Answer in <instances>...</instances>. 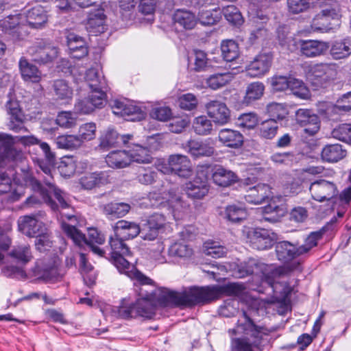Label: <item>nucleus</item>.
I'll return each instance as SVG.
<instances>
[{
    "instance_id": "f257e3e1",
    "label": "nucleus",
    "mask_w": 351,
    "mask_h": 351,
    "mask_svg": "<svg viewBox=\"0 0 351 351\" xmlns=\"http://www.w3.org/2000/svg\"><path fill=\"white\" fill-rule=\"evenodd\" d=\"M136 291L138 298L135 303L119 306L117 313L120 317L130 319L141 317L152 319L157 306L180 307L176 291L165 287H153L151 289H147L145 287H139Z\"/></svg>"
},
{
    "instance_id": "b1692460",
    "label": "nucleus",
    "mask_w": 351,
    "mask_h": 351,
    "mask_svg": "<svg viewBox=\"0 0 351 351\" xmlns=\"http://www.w3.org/2000/svg\"><path fill=\"white\" fill-rule=\"evenodd\" d=\"M115 237L128 240L137 237L141 232V227L133 221L119 220L113 226Z\"/></svg>"
},
{
    "instance_id": "13d9d810",
    "label": "nucleus",
    "mask_w": 351,
    "mask_h": 351,
    "mask_svg": "<svg viewBox=\"0 0 351 351\" xmlns=\"http://www.w3.org/2000/svg\"><path fill=\"white\" fill-rule=\"evenodd\" d=\"M290 83L289 89L294 95L303 99L310 97V90L302 80L292 77Z\"/></svg>"
},
{
    "instance_id": "680f3d73",
    "label": "nucleus",
    "mask_w": 351,
    "mask_h": 351,
    "mask_svg": "<svg viewBox=\"0 0 351 351\" xmlns=\"http://www.w3.org/2000/svg\"><path fill=\"white\" fill-rule=\"evenodd\" d=\"M291 78L283 75H274L268 79V81L273 90L279 92L289 89Z\"/></svg>"
},
{
    "instance_id": "39448f33",
    "label": "nucleus",
    "mask_w": 351,
    "mask_h": 351,
    "mask_svg": "<svg viewBox=\"0 0 351 351\" xmlns=\"http://www.w3.org/2000/svg\"><path fill=\"white\" fill-rule=\"evenodd\" d=\"M34 187L38 191L44 202L53 212H58L60 209H66L71 207L66 194L53 183L45 182V184H42L37 180H35L34 182Z\"/></svg>"
},
{
    "instance_id": "58836bf2",
    "label": "nucleus",
    "mask_w": 351,
    "mask_h": 351,
    "mask_svg": "<svg viewBox=\"0 0 351 351\" xmlns=\"http://www.w3.org/2000/svg\"><path fill=\"white\" fill-rule=\"evenodd\" d=\"M265 85L261 82H252L247 85L242 102L245 105H250L260 99L264 94Z\"/></svg>"
},
{
    "instance_id": "9b49d317",
    "label": "nucleus",
    "mask_w": 351,
    "mask_h": 351,
    "mask_svg": "<svg viewBox=\"0 0 351 351\" xmlns=\"http://www.w3.org/2000/svg\"><path fill=\"white\" fill-rule=\"evenodd\" d=\"M5 108L9 115V129L15 132H27L28 130L25 125L27 117L23 112L19 101L10 97L6 102Z\"/></svg>"
},
{
    "instance_id": "69168bd1",
    "label": "nucleus",
    "mask_w": 351,
    "mask_h": 351,
    "mask_svg": "<svg viewBox=\"0 0 351 351\" xmlns=\"http://www.w3.org/2000/svg\"><path fill=\"white\" fill-rule=\"evenodd\" d=\"M178 104L180 108L185 110H193L198 104V99L192 93L183 94L178 98Z\"/></svg>"
},
{
    "instance_id": "de8ad7c7",
    "label": "nucleus",
    "mask_w": 351,
    "mask_h": 351,
    "mask_svg": "<svg viewBox=\"0 0 351 351\" xmlns=\"http://www.w3.org/2000/svg\"><path fill=\"white\" fill-rule=\"evenodd\" d=\"M325 232L324 228L319 230L311 232L304 240L303 245L299 246V252L301 255H304L309 252L313 247H316L318 241H320Z\"/></svg>"
},
{
    "instance_id": "7ed1b4c3",
    "label": "nucleus",
    "mask_w": 351,
    "mask_h": 351,
    "mask_svg": "<svg viewBox=\"0 0 351 351\" xmlns=\"http://www.w3.org/2000/svg\"><path fill=\"white\" fill-rule=\"evenodd\" d=\"M245 289V287L241 283L230 282L211 287H191L177 293L180 307L184 308L206 304L223 295L240 296Z\"/></svg>"
},
{
    "instance_id": "2f4dec72",
    "label": "nucleus",
    "mask_w": 351,
    "mask_h": 351,
    "mask_svg": "<svg viewBox=\"0 0 351 351\" xmlns=\"http://www.w3.org/2000/svg\"><path fill=\"white\" fill-rule=\"evenodd\" d=\"M213 182L220 186L226 187L237 181V175L232 171L221 166H216L212 169Z\"/></svg>"
},
{
    "instance_id": "2eb2a0df",
    "label": "nucleus",
    "mask_w": 351,
    "mask_h": 351,
    "mask_svg": "<svg viewBox=\"0 0 351 351\" xmlns=\"http://www.w3.org/2000/svg\"><path fill=\"white\" fill-rule=\"evenodd\" d=\"M339 22V14L335 9H325L315 16L311 27L313 32H327L337 25Z\"/></svg>"
},
{
    "instance_id": "bb28decb",
    "label": "nucleus",
    "mask_w": 351,
    "mask_h": 351,
    "mask_svg": "<svg viewBox=\"0 0 351 351\" xmlns=\"http://www.w3.org/2000/svg\"><path fill=\"white\" fill-rule=\"evenodd\" d=\"M133 135L126 134L119 136L114 130H108L105 134H102L99 138V147L102 149H108L112 147L119 145L120 141L123 145H128L129 141H132Z\"/></svg>"
},
{
    "instance_id": "a18cd8bd",
    "label": "nucleus",
    "mask_w": 351,
    "mask_h": 351,
    "mask_svg": "<svg viewBox=\"0 0 351 351\" xmlns=\"http://www.w3.org/2000/svg\"><path fill=\"white\" fill-rule=\"evenodd\" d=\"M18 141L25 146L39 145L45 156L49 160L52 159L54 156L51 152L49 145L45 142H40V140L34 135L21 136L19 138Z\"/></svg>"
},
{
    "instance_id": "412c9836",
    "label": "nucleus",
    "mask_w": 351,
    "mask_h": 351,
    "mask_svg": "<svg viewBox=\"0 0 351 351\" xmlns=\"http://www.w3.org/2000/svg\"><path fill=\"white\" fill-rule=\"evenodd\" d=\"M17 223L19 230L29 237L37 236L43 228V222L38 221L34 215L20 217Z\"/></svg>"
},
{
    "instance_id": "cd10ccee",
    "label": "nucleus",
    "mask_w": 351,
    "mask_h": 351,
    "mask_svg": "<svg viewBox=\"0 0 351 351\" xmlns=\"http://www.w3.org/2000/svg\"><path fill=\"white\" fill-rule=\"evenodd\" d=\"M67 45L69 55L72 58L82 59L88 53V47L84 39L74 34H69L67 36Z\"/></svg>"
},
{
    "instance_id": "bf43d9fd",
    "label": "nucleus",
    "mask_w": 351,
    "mask_h": 351,
    "mask_svg": "<svg viewBox=\"0 0 351 351\" xmlns=\"http://www.w3.org/2000/svg\"><path fill=\"white\" fill-rule=\"evenodd\" d=\"M169 256L177 258L190 257L193 250L189 246L183 243H174L169 248Z\"/></svg>"
},
{
    "instance_id": "e2e57ef3",
    "label": "nucleus",
    "mask_w": 351,
    "mask_h": 351,
    "mask_svg": "<svg viewBox=\"0 0 351 351\" xmlns=\"http://www.w3.org/2000/svg\"><path fill=\"white\" fill-rule=\"evenodd\" d=\"M332 135L339 141L351 143V124L343 123L332 131Z\"/></svg>"
},
{
    "instance_id": "72a5a7b5",
    "label": "nucleus",
    "mask_w": 351,
    "mask_h": 351,
    "mask_svg": "<svg viewBox=\"0 0 351 351\" xmlns=\"http://www.w3.org/2000/svg\"><path fill=\"white\" fill-rule=\"evenodd\" d=\"M26 23L32 28H41L47 21V12L41 5H36L26 13Z\"/></svg>"
},
{
    "instance_id": "09e8293b",
    "label": "nucleus",
    "mask_w": 351,
    "mask_h": 351,
    "mask_svg": "<svg viewBox=\"0 0 351 351\" xmlns=\"http://www.w3.org/2000/svg\"><path fill=\"white\" fill-rule=\"evenodd\" d=\"M56 144L60 149L72 150L82 145V141L77 135H61L56 138Z\"/></svg>"
},
{
    "instance_id": "ea45409f",
    "label": "nucleus",
    "mask_w": 351,
    "mask_h": 351,
    "mask_svg": "<svg viewBox=\"0 0 351 351\" xmlns=\"http://www.w3.org/2000/svg\"><path fill=\"white\" fill-rule=\"evenodd\" d=\"M108 182V178L104 172H94L86 174L80 180L82 188L90 190L95 187L100 186Z\"/></svg>"
},
{
    "instance_id": "c85d7f7f",
    "label": "nucleus",
    "mask_w": 351,
    "mask_h": 351,
    "mask_svg": "<svg viewBox=\"0 0 351 351\" xmlns=\"http://www.w3.org/2000/svg\"><path fill=\"white\" fill-rule=\"evenodd\" d=\"M209 191V186L206 179H202L196 176L192 181L186 183L184 186V191L187 196L194 199H199L207 195Z\"/></svg>"
},
{
    "instance_id": "6e6552de",
    "label": "nucleus",
    "mask_w": 351,
    "mask_h": 351,
    "mask_svg": "<svg viewBox=\"0 0 351 351\" xmlns=\"http://www.w3.org/2000/svg\"><path fill=\"white\" fill-rule=\"evenodd\" d=\"M337 75L335 63H319L311 66L308 77L311 83L317 87H326L332 82Z\"/></svg>"
},
{
    "instance_id": "6ab92c4d",
    "label": "nucleus",
    "mask_w": 351,
    "mask_h": 351,
    "mask_svg": "<svg viewBox=\"0 0 351 351\" xmlns=\"http://www.w3.org/2000/svg\"><path fill=\"white\" fill-rule=\"evenodd\" d=\"M28 53L32 57V60L39 64L52 62L58 54V49L49 45L37 43L29 47Z\"/></svg>"
},
{
    "instance_id": "c03bdc74",
    "label": "nucleus",
    "mask_w": 351,
    "mask_h": 351,
    "mask_svg": "<svg viewBox=\"0 0 351 351\" xmlns=\"http://www.w3.org/2000/svg\"><path fill=\"white\" fill-rule=\"evenodd\" d=\"M221 55L226 62L237 60L240 55L238 44L232 40H223L221 44Z\"/></svg>"
},
{
    "instance_id": "aec40b11",
    "label": "nucleus",
    "mask_w": 351,
    "mask_h": 351,
    "mask_svg": "<svg viewBox=\"0 0 351 351\" xmlns=\"http://www.w3.org/2000/svg\"><path fill=\"white\" fill-rule=\"evenodd\" d=\"M295 120L300 125L305 127V133L310 136L314 135L319 130V118L311 110L298 109L295 112Z\"/></svg>"
},
{
    "instance_id": "c756f323",
    "label": "nucleus",
    "mask_w": 351,
    "mask_h": 351,
    "mask_svg": "<svg viewBox=\"0 0 351 351\" xmlns=\"http://www.w3.org/2000/svg\"><path fill=\"white\" fill-rule=\"evenodd\" d=\"M20 73L23 81L38 83L42 79V73L34 64L29 62L25 57H21L19 62Z\"/></svg>"
},
{
    "instance_id": "dca6fc26",
    "label": "nucleus",
    "mask_w": 351,
    "mask_h": 351,
    "mask_svg": "<svg viewBox=\"0 0 351 351\" xmlns=\"http://www.w3.org/2000/svg\"><path fill=\"white\" fill-rule=\"evenodd\" d=\"M205 109L208 117L216 124L223 125L230 121V110L220 100H210L205 104Z\"/></svg>"
},
{
    "instance_id": "423d86ee",
    "label": "nucleus",
    "mask_w": 351,
    "mask_h": 351,
    "mask_svg": "<svg viewBox=\"0 0 351 351\" xmlns=\"http://www.w3.org/2000/svg\"><path fill=\"white\" fill-rule=\"evenodd\" d=\"M329 44L318 40L298 39L292 40L289 45V51L298 53L307 58L321 56L329 49Z\"/></svg>"
},
{
    "instance_id": "5701e85b",
    "label": "nucleus",
    "mask_w": 351,
    "mask_h": 351,
    "mask_svg": "<svg viewBox=\"0 0 351 351\" xmlns=\"http://www.w3.org/2000/svg\"><path fill=\"white\" fill-rule=\"evenodd\" d=\"M188 152L193 157L210 156L215 152L214 143L210 138L204 141L189 140L186 144Z\"/></svg>"
},
{
    "instance_id": "473e14b6",
    "label": "nucleus",
    "mask_w": 351,
    "mask_h": 351,
    "mask_svg": "<svg viewBox=\"0 0 351 351\" xmlns=\"http://www.w3.org/2000/svg\"><path fill=\"white\" fill-rule=\"evenodd\" d=\"M106 15L102 9H97L88 14L86 27L93 34L102 33L105 30Z\"/></svg>"
},
{
    "instance_id": "603ef678",
    "label": "nucleus",
    "mask_w": 351,
    "mask_h": 351,
    "mask_svg": "<svg viewBox=\"0 0 351 351\" xmlns=\"http://www.w3.org/2000/svg\"><path fill=\"white\" fill-rule=\"evenodd\" d=\"M193 128L198 135H208L213 130V124L206 116H199L194 119Z\"/></svg>"
},
{
    "instance_id": "7c9ffc66",
    "label": "nucleus",
    "mask_w": 351,
    "mask_h": 351,
    "mask_svg": "<svg viewBox=\"0 0 351 351\" xmlns=\"http://www.w3.org/2000/svg\"><path fill=\"white\" fill-rule=\"evenodd\" d=\"M128 149L130 163L132 162L138 163L148 164L152 162V156L149 149L139 144L129 143L125 145Z\"/></svg>"
},
{
    "instance_id": "e433bc0d",
    "label": "nucleus",
    "mask_w": 351,
    "mask_h": 351,
    "mask_svg": "<svg viewBox=\"0 0 351 351\" xmlns=\"http://www.w3.org/2000/svg\"><path fill=\"white\" fill-rule=\"evenodd\" d=\"M218 138L224 145L232 148L241 146L243 142V135L239 132L230 129L221 130Z\"/></svg>"
},
{
    "instance_id": "4d7b16f0",
    "label": "nucleus",
    "mask_w": 351,
    "mask_h": 351,
    "mask_svg": "<svg viewBox=\"0 0 351 351\" xmlns=\"http://www.w3.org/2000/svg\"><path fill=\"white\" fill-rule=\"evenodd\" d=\"M125 239L116 237L110 238V245L111 247V258L121 255H130L129 247L123 242Z\"/></svg>"
},
{
    "instance_id": "79ce46f5",
    "label": "nucleus",
    "mask_w": 351,
    "mask_h": 351,
    "mask_svg": "<svg viewBox=\"0 0 351 351\" xmlns=\"http://www.w3.org/2000/svg\"><path fill=\"white\" fill-rule=\"evenodd\" d=\"M53 94L56 99L68 102L73 96V88L64 80H54L52 85Z\"/></svg>"
},
{
    "instance_id": "f8f14e48",
    "label": "nucleus",
    "mask_w": 351,
    "mask_h": 351,
    "mask_svg": "<svg viewBox=\"0 0 351 351\" xmlns=\"http://www.w3.org/2000/svg\"><path fill=\"white\" fill-rule=\"evenodd\" d=\"M247 238L252 248L266 250L274 245L277 240V235L271 230L256 228L249 230Z\"/></svg>"
},
{
    "instance_id": "774afa93",
    "label": "nucleus",
    "mask_w": 351,
    "mask_h": 351,
    "mask_svg": "<svg viewBox=\"0 0 351 351\" xmlns=\"http://www.w3.org/2000/svg\"><path fill=\"white\" fill-rule=\"evenodd\" d=\"M156 174L151 169L141 167L138 169L136 179L141 184L145 185L152 184L155 181Z\"/></svg>"
},
{
    "instance_id": "ddd939ff",
    "label": "nucleus",
    "mask_w": 351,
    "mask_h": 351,
    "mask_svg": "<svg viewBox=\"0 0 351 351\" xmlns=\"http://www.w3.org/2000/svg\"><path fill=\"white\" fill-rule=\"evenodd\" d=\"M125 255L117 256L112 258L114 266L118 271L125 274L130 279L136 280L139 283L140 287L152 285L154 287V282L149 277L138 271L135 266L130 264L123 256Z\"/></svg>"
},
{
    "instance_id": "052dcab7",
    "label": "nucleus",
    "mask_w": 351,
    "mask_h": 351,
    "mask_svg": "<svg viewBox=\"0 0 351 351\" xmlns=\"http://www.w3.org/2000/svg\"><path fill=\"white\" fill-rule=\"evenodd\" d=\"M226 218L232 222H239L247 217L246 210L236 205H230L226 207L225 210Z\"/></svg>"
},
{
    "instance_id": "0eeeda50",
    "label": "nucleus",
    "mask_w": 351,
    "mask_h": 351,
    "mask_svg": "<svg viewBox=\"0 0 351 351\" xmlns=\"http://www.w3.org/2000/svg\"><path fill=\"white\" fill-rule=\"evenodd\" d=\"M157 168L165 174L174 173L182 178H188L192 173L191 160L186 156L182 154L171 155L167 163H159Z\"/></svg>"
},
{
    "instance_id": "6e6d98bb",
    "label": "nucleus",
    "mask_w": 351,
    "mask_h": 351,
    "mask_svg": "<svg viewBox=\"0 0 351 351\" xmlns=\"http://www.w3.org/2000/svg\"><path fill=\"white\" fill-rule=\"evenodd\" d=\"M222 12L226 19L233 25H241L243 23V19L240 11L233 5L223 8Z\"/></svg>"
},
{
    "instance_id": "4be33fe9",
    "label": "nucleus",
    "mask_w": 351,
    "mask_h": 351,
    "mask_svg": "<svg viewBox=\"0 0 351 351\" xmlns=\"http://www.w3.org/2000/svg\"><path fill=\"white\" fill-rule=\"evenodd\" d=\"M271 197V188L268 184L259 183L247 189L245 199L250 204H261Z\"/></svg>"
},
{
    "instance_id": "c9c22d12",
    "label": "nucleus",
    "mask_w": 351,
    "mask_h": 351,
    "mask_svg": "<svg viewBox=\"0 0 351 351\" xmlns=\"http://www.w3.org/2000/svg\"><path fill=\"white\" fill-rule=\"evenodd\" d=\"M106 162L113 169H123L130 165L128 150L110 152L106 157Z\"/></svg>"
},
{
    "instance_id": "864d4df0",
    "label": "nucleus",
    "mask_w": 351,
    "mask_h": 351,
    "mask_svg": "<svg viewBox=\"0 0 351 351\" xmlns=\"http://www.w3.org/2000/svg\"><path fill=\"white\" fill-rule=\"evenodd\" d=\"M267 112L269 119L277 121L283 120L288 115V110L286 106L280 103H271L267 106Z\"/></svg>"
},
{
    "instance_id": "37998d69",
    "label": "nucleus",
    "mask_w": 351,
    "mask_h": 351,
    "mask_svg": "<svg viewBox=\"0 0 351 351\" xmlns=\"http://www.w3.org/2000/svg\"><path fill=\"white\" fill-rule=\"evenodd\" d=\"M232 78L233 76L230 72L215 73L206 80V84L210 89L217 90L230 83Z\"/></svg>"
},
{
    "instance_id": "a19ab883",
    "label": "nucleus",
    "mask_w": 351,
    "mask_h": 351,
    "mask_svg": "<svg viewBox=\"0 0 351 351\" xmlns=\"http://www.w3.org/2000/svg\"><path fill=\"white\" fill-rule=\"evenodd\" d=\"M131 206L124 202H112L104 206V213L106 215L112 218H121L126 215Z\"/></svg>"
},
{
    "instance_id": "a878e982",
    "label": "nucleus",
    "mask_w": 351,
    "mask_h": 351,
    "mask_svg": "<svg viewBox=\"0 0 351 351\" xmlns=\"http://www.w3.org/2000/svg\"><path fill=\"white\" fill-rule=\"evenodd\" d=\"M84 79L91 90L90 93L98 95L100 92L106 93L108 88L106 80L95 69L92 68L87 70Z\"/></svg>"
},
{
    "instance_id": "393cba45",
    "label": "nucleus",
    "mask_w": 351,
    "mask_h": 351,
    "mask_svg": "<svg viewBox=\"0 0 351 351\" xmlns=\"http://www.w3.org/2000/svg\"><path fill=\"white\" fill-rule=\"evenodd\" d=\"M197 21L195 14L186 9H178L173 14L174 25L184 30L193 29L196 26Z\"/></svg>"
},
{
    "instance_id": "a211bd4d",
    "label": "nucleus",
    "mask_w": 351,
    "mask_h": 351,
    "mask_svg": "<svg viewBox=\"0 0 351 351\" xmlns=\"http://www.w3.org/2000/svg\"><path fill=\"white\" fill-rule=\"evenodd\" d=\"M273 57L269 53H261L246 66V75L250 77H260L269 72Z\"/></svg>"
},
{
    "instance_id": "3c124183",
    "label": "nucleus",
    "mask_w": 351,
    "mask_h": 351,
    "mask_svg": "<svg viewBox=\"0 0 351 351\" xmlns=\"http://www.w3.org/2000/svg\"><path fill=\"white\" fill-rule=\"evenodd\" d=\"M10 255L23 264L29 262L33 257L29 245L25 244L15 246L10 252Z\"/></svg>"
},
{
    "instance_id": "338daca9",
    "label": "nucleus",
    "mask_w": 351,
    "mask_h": 351,
    "mask_svg": "<svg viewBox=\"0 0 351 351\" xmlns=\"http://www.w3.org/2000/svg\"><path fill=\"white\" fill-rule=\"evenodd\" d=\"M59 171L64 177H70L76 171V165L74 159L71 157L64 158L58 167Z\"/></svg>"
},
{
    "instance_id": "f3484780",
    "label": "nucleus",
    "mask_w": 351,
    "mask_h": 351,
    "mask_svg": "<svg viewBox=\"0 0 351 351\" xmlns=\"http://www.w3.org/2000/svg\"><path fill=\"white\" fill-rule=\"evenodd\" d=\"M106 101V93L100 92L98 95L90 93L87 98L80 99L75 103L74 110L77 114H90L95 108H103Z\"/></svg>"
},
{
    "instance_id": "4468645a",
    "label": "nucleus",
    "mask_w": 351,
    "mask_h": 351,
    "mask_svg": "<svg viewBox=\"0 0 351 351\" xmlns=\"http://www.w3.org/2000/svg\"><path fill=\"white\" fill-rule=\"evenodd\" d=\"M312 198L319 202L330 201L338 195L337 184L325 179L316 180L309 186Z\"/></svg>"
},
{
    "instance_id": "9d476101",
    "label": "nucleus",
    "mask_w": 351,
    "mask_h": 351,
    "mask_svg": "<svg viewBox=\"0 0 351 351\" xmlns=\"http://www.w3.org/2000/svg\"><path fill=\"white\" fill-rule=\"evenodd\" d=\"M62 226L66 235L79 246L82 245L83 243L87 245L95 243L101 245L105 242L104 235L95 228H90L88 230V239H86L85 234L81 232L75 226L65 223H63Z\"/></svg>"
},
{
    "instance_id": "0e129e2a",
    "label": "nucleus",
    "mask_w": 351,
    "mask_h": 351,
    "mask_svg": "<svg viewBox=\"0 0 351 351\" xmlns=\"http://www.w3.org/2000/svg\"><path fill=\"white\" fill-rule=\"evenodd\" d=\"M96 132V125L95 123H86L82 124L78 131V134L77 135L78 138L82 141V144L84 141H90L95 137Z\"/></svg>"
},
{
    "instance_id": "4c0bfd02",
    "label": "nucleus",
    "mask_w": 351,
    "mask_h": 351,
    "mask_svg": "<svg viewBox=\"0 0 351 351\" xmlns=\"http://www.w3.org/2000/svg\"><path fill=\"white\" fill-rule=\"evenodd\" d=\"M347 152L340 144L326 145L322 151V158L328 162H336L346 156Z\"/></svg>"
},
{
    "instance_id": "8fccbe9b",
    "label": "nucleus",
    "mask_w": 351,
    "mask_h": 351,
    "mask_svg": "<svg viewBox=\"0 0 351 351\" xmlns=\"http://www.w3.org/2000/svg\"><path fill=\"white\" fill-rule=\"evenodd\" d=\"M22 14L10 15L0 21V27L5 32H9L15 29L23 28L25 25L23 23Z\"/></svg>"
},
{
    "instance_id": "1a4fd4ad",
    "label": "nucleus",
    "mask_w": 351,
    "mask_h": 351,
    "mask_svg": "<svg viewBox=\"0 0 351 351\" xmlns=\"http://www.w3.org/2000/svg\"><path fill=\"white\" fill-rule=\"evenodd\" d=\"M110 106L114 114L122 117H131V121H140L145 118V112L141 107L138 106L126 98L115 99L110 101Z\"/></svg>"
},
{
    "instance_id": "5fc2aeb1",
    "label": "nucleus",
    "mask_w": 351,
    "mask_h": 351,
    "mask_svg": "<svg viewBox=\"0 0 351 351\" xmlns=\"http://www.w3.org/2000/svg\"><path fill=\"white\" fill-rule=\"evenodd\" d=\"M221 19V12L219 10H202L199 13L197 19L204 25H213L218 23Z\"/></svg>"
},
{
    "instance_id": "20e7f679",
    "label": "nucleus",
    "mask_w": 351,
    "mask_h": 351,
    "mask_svg": "<svg viewBox=\"0 0 351 351\" xmlns=\"http://www.w3.org/2000/svg\"><path fill=\"white\" fill-rule=\"evenodd\" d=\"M276 254L278 260L285 265L281 266H267L271 278H279L289 276L293 271L302 270V263L299 261H293L294 258L302 256L299 252V247L293 243L283 241L276 243L275 246Z\"/></svg>"
},
{
    "instance_id": "f704fd0d",
    "label": "nucleus",
    "mask_w": 351,
    "mask_h": 351,
    "mask_svg": "<svg viewBox=\"0 0 351 351\" xmlns=\"http://www.w3.org/2000/svg\"><path fill=\"white\" fill-rule=\"evenodd\" d=\"M330 54L334 60L346 58L351 55V37L348 36L332 42Z\"/></svg>"
},
{
    "instance_id": "f03ea898",
    "label": "nucleus",
    "mask_w": 351,
    "mask_h": 351,
    "mask_svg": "<svg viewBox=\"0 0 351 351\" xmlns=\"http://www.w3.org/2000/svg\"><path fill=\"white\" fill-rule=\"evenodd\" d=\"M244 321L239 320L234 328L228 330L229 334L247 336L231 339L230 351H264L267 337L274 331L263 326L256 325L243 311Z\"/></svg>"
},
{
    "instance_id": "49530a36",
    "label": "nucleus",
    "mask_w": 351,
    "mask_h": 351,
    "mask_svg": "<svg viewBox=\"0 0 351 351\" xmlns=\"http://www.w3.org/2000/svg\"><path fill=\"white\" fill-rule=\"evenodd\" d=\"M278 130V124L274 119H267L263 121L258 126V133L261 138L264 139L274 138Z\"/></svg>"
}]
</instances>
